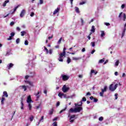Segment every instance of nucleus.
Listing matches in <instances>:
<instances>
[{
  "instance_id": "nucleus-44",
  "label": "nucleus",
  "mask_w": 126,
  "mask_h": 126,
  "mask_svg": "<svg viewBox=\"0 0 126 126\" xmlns=\"http://www.w3.org/2000/svg\"><path fill=\"white\" fill-rule=\"evenodd\" d=\"M21 106H24V104H23V98H21Z\"/></svg>"
},
{
  "instance_id": "nucleus-17",
  "label": "nucleus",
  "mask_w": 126,
  "mask_h": 126,
  "mask_svg": "<svg viewBox=\"0 0 126 126\" xmlns=\"http://www.w3.org/2000/svg\"><path fill=\"white\" fill-rule=\"evenodd\" d=\"M80 104H78V103H75V106L77 107V106H78L79 107L82 106V101H80Z\"/></svg>"
},
{
  "instance_id": "nucleus-56",
  "label": "nucleus",
  "mask_w": 126,
  "mask_h": 126,
  "mask_svg": "<svg viewBox=\"0 0 126 126\" xmlns=\"http://www.w3.org/2000/svg\"><path fill=\"white\" fill-rule=\"evenodd\" d=\"M16 30H17V31H19H19H20V30H21V29L19 27H17L16 28Z\"/></svg>"
},
{
  "instance_id": "nucleus-47",
  "label": "nucleus",
  "mask_w": 126,
  "mask_h": 126,
  "mask_svg": "<svg viewBox=\"0 0 126 126\" xmlns=\"http://www.w3.org/2000/svg\"><path fill=\"white\" fill-rule=\"evenodd\" d=\"M91 45H92V47H95V42H92L91 43Z\"/></svg>"
},
{
  "instance_id": "nucleus-8",
  "label": "nucleus",
  "mask_w": 126,
  "mask_h": 126,
  "mask_svg": "<svg viewBox=\"0 0 126 126\" xmlns=\"http://www.w3.org/2000/svg\"><path fill=\"white\" fill-rule=\"evenodd\" d=\"M25 83H27L28 84H29V85H30V86H32V87L33 86V82H31L29 80H26V81H25Z\"/></svg>"
},
{
  "instance_id": "nucleus-63",
  "label": "nucleus",
  "mask_w": 126,
  "mask_h": 126,
  "mask_svg": "<svg viewBox=\"0 0 126 126\" xmlns=\"http://www.w3.org/2000/svg\"><path fill=\"white\" fill-rule=\"evenodd\" d=\"M10 25L11 26H12V25H14V22H11Z\"/></svg>"
},
{
  "instance_id": "nucleus-41",
  "label": "nucleus",
  "mask_w": 126,
  "mask_h": 126,
  "mask_svg": "<svg viewBox=\"0 0 126 126\" xmlns=\"http://www.w3.org/2000/svg\"><path fill=\"white\" fill-rule=\"evenodd\" d=\"M99 95L101 97H103L104 96V93L101 92L99 93Z\"/></svg>"
},
{
  "instance_id": "nucleus-13",
  "label": "nucleus",
  "mask_w": 126,
  "mask_h": 126,
  "mask_svg": "<svg viewBox=\"0 0 126 126\" xmlns=\"http://www.w3.org/2000/svg\"><path fill=\"white\" fill-rule=\"evenodd\" d=\"M79 60H81V58L80 57H73L72 58V60L73 61H79Z\"/></svg>"
},
{
  "instance_id": "nucleus-62",
  "label": "nucleus",
  "mask_w": 126,
  "mask_h": 126,
  "mask_svg": "<svg viewBox=\"0 0 126 126\" xmlns=\"http://www.w3.org/2000/svg\"><path fill=\"white\" fill-rule=\"evenodd\" d=\"M40 107H41V104H40L38 106H36V110L39 109Z\"/></svg>"
},
{
  "instance_id": "nucleus-40",
  "label": "nucleus",
  "mask_w": 126,
  "mask_h": 126,
  "mask_svg": "<svg viewBox=\"0 0 126 126\" xmlns=\"http://www.w3.org/2000/svg\"><path fill=\"white\" fill-rule=\"evenodd\" d=\"M44 50H46V54H49V50H48V49L47 48V47H46V46H44Z\"/></svg>"
},
{
  "instance_id": "nucleus-15",
  "label": "nucleus",
  "mask_w": 126,
  "mask_h": 126,
  "mask_svg": "<svg viewBox=\"0 0 126 126\" xmlns=\"http://www.w3.org/2000/svg\"><path fill=\"white\" fill-rule=\"evenodd\" d=\"M75 10L77 13H80V11H79L78 7H75Z\"/></svg>"
},
{
  "instance_id": "nucleus-31",
  "label": "nucleus",
  "mask_w": 126,
  "mask_h": 126,
  "mask_svg": "<svg viewBox=\"0 0 126 126\" xmlns=\"http://www.w3.org/2000/svg\"><path fill=\"white\" fill-rule=\"evenodd\" d=\"M5 100V98H4V97H2L1 100V104L2 105H3V101Z\"/></svg>"
},
{
  "instance_id": "nucleus-28",
  "label": "nucleus",
  "mask_w": 126,
  "mask_h": 126,
  "mask_svg": "<svg viewBox=\"0 0 126 126\" xmlns=\"http://www.w3.org/2000/svg\"><path fill=\"white\" fill-rule=\"evenodd\" d=\"M58 61L59 62H63V57L60 56L59 59H58Z\"/></svg>"
},
{
  "instance_id": "nucleus-60",
  "label": "nucleus",
  "mask_w": 126,
  "mask_h": 126,
  "mask_svg": "<svg viewBox=\"0 0 126 126\" xmlns=\"http://www.w3.org/2000/svg\"><path fill=\"white\" fill-rule=\"evenodd\" d=\"M105 25L106 26H110V23H105Z\"/></svg>"
},
{
  "instance_id": "nucleus-19",
  "label": "nucleus",
  "mask_w": 126,
  "mask_h": 126,
  "mask_svg": "<svg viewBox=\"0 0 126 126\" xmlns=\"http://www.w3.org/2000/svg\"><path fill=\"white\" fill-rule=\"evenodd\" d=\"M91 31L93 32L94 33L95 32V26H92V29Z\"/></svg>"
},
{
  "instance_id": "nucleus-39",
  "label": "nucleus",
  "mask_w": 126,
  "mask_h": 126,
  "mask_svg": "<svg viewBox=\"0 0 126 126\" xmlns=\"http://www.w3.org/2000/svg\"><path fill=\"white\" fill-rule=\"evenodd\" d=\"M29 44V43L28 42V40H26L25 41V45H26V46H28V44Z\"/></svg>"
},
{
  "instance_id": "nucleus-30",
  "label": "nucleus",
  "mask_w": 126,
  "mask_h": 126,
  "mask_svg": "<svg viewBox=\"0 0 126 126\" xmlns=\"http://www.w3.org/2000/svg\"><path fill=\"white\" fill-rule=\"evenodd\" d=\"M19 6H20V5H18L16 7H15L14 9L13 12H15V11H16V10L17 9V8H18V7H19Z\"/></svg>"
},
{
  "instance_id": "nucleus-61",
  "label": "nucleus",
  "mask_w": 126,
  "mask_h": 126,
  "mask_svg": "<svg viewBox=\"0 0 126 126\" xmlns=\"http://www.w3.org/2000/svg\"><path fill=\"white\" fill-rule=\"evenodd\" d=\"M86 95H87V96H88V95L90 96V95H91V93H90V92H88L87 93Z\"/></svg>"
},
{
  "instance_id": "nucleus-50",
  "label": "nucleus",
  "mask_w": 126,
  "mask_h": 126,
  "mask_svg": "<svg viewBox=\"0 0 126 126\" xmlns=\"http://www.w3.org/2000/svg\"><path fill=\"white\" fill-rule=\"evenodd\" d=\"M16 42L17 44L19 43V42H20V39L17 38V39H16Z\"/></svg>"
},
{
  "instance_id": "nucleus-43",
  "label": "nucleus",
  "mask_w": 126,
  "mask_h": 126,
  "mask_svg": "<svg viewBox=\"0 0 126 126\" xmlns=\"http://www.w3.org/2000/svg\"><path fill=\"white\" fill-rule=\"evenodd\" d=\"M86 2V1H82L79 3L80 5H82L83 4H85V3Z\"/></svg>"
},
{
  "instance_id": "nucleus-42",
  "label": "nucleus",
  "mask_w": 126,
  "mask_h": 126,
  "mask_svg": "<svg viewBox=\"0 0 126 126\" xmlns=\"http://www.w3.org/2000/svg\"><path fill=\"white\" fill-rule=\"evenodd\" d=\"M25 33H26L25 31H22L21 32V36H24L25 35Z\"/></svg>"
},
{
  "instance_id": "nucleus-54",
  "label": "nucleus",
  "mask_w": 126,
  "mask_h": 126,
  "mask_svg": "<svg viewBox=\"0 0 126 126\" xmlns=\"http://www.w3.org/2000/svg\"><path fill=\"white\" fill-rule=\"evenodd\" d=\"M34 12H32L31 13V14H30V16H31V17H33V16H34Z\"/></svg>"
},
{
  "instance_id": "nucleus-24",
  "label": "nucleus",
  "mask_w": 126,
  "mask_h": 126,
  "mask_svg": "<svg viewBox=\"0 0 126 126\" xmlns=\"http://www.w3.org/2000/svg\"><path fill=\"white\" fill-rule=\"evenodd\" d=\"M67 63H71V59H70V58L69 57L67 58Z\"/></svg>"
},
{
  "instance_id": "nucleus-57",
  "label": "nucleus",
  "mask_w": 126,
  "mask_h": 126,
  "mask_svg": "<svg viewBox=\"0 0 126 126\" xmlns=\"http://www.w3.org/2000/svg\"><path fill=\"white\" fill-rule=\"evenodd\" d=\"M115 100L118 99V94H115Z\"/></svg>"
},
{
  "instance_id": "nucleus-25",
  "label": "nucleus",
  "mask_w": 126,
  "mask_h": 126,
  "mask_svg": "<svg viewBox=\"0 0 126 126\" xmlns=\"http://www.w3.org/2000/svg\"><path fill=\"white\" fill-rule=\"evenodd\" d=\"M66 109H67V106H66L64 109H62L60 112V114H62V113H63V112H64V111H65V110H66Z\"/></svg>"
},
{
  "instance_id": "nucleus-45",
  "label": "nucleus",
  "mask_w": 126,
  "mask_h": 126,
  "mask_svg": "<svg viewBox=\"0 0 126 126\" xmlns=\"http://www.w3.org/2000/svg\"><path fill=\"white\" fill-rule=\"evenodd\" d=\"M53 126H58V124L57 123V122H55L53 123L52 124Z\"/></svg>"
},
{
  "instance_id": "nucleus-37",
  "label": "nucleus",
  "mask_w": 126,
  "mask_h": 126,
  "mask_svg": "<svg viewBox=\"0 0 126 126\" xmlns=\"http://www.w3.org/2000/svg\"><path fill=\"white\" fill-rule=\"evenodd\" d=\"M98 120L100 122H102V121L104 120V118L103 117H100L99 118Z\"/></svg>"
},
{
  "instance_id": "nucleus-20",
  "label": "nucleus",
  "mask_w": 126,
  "mask_h": 126,
  "mask_svg": "<svg viewBox=\"0 0 126 126\" xmlns=\"http://www.w3.org/2000/svg\"><path fill=\"white\" fill-rule=\"evenodd\" d=\"M126 28L125 27L122 33V37H124L125 36V34H126Z\"/></svg>"
},
{
  "instance_id": "nucleus-53",
  "label": "nucleus",
  "mask_w": 126,
  "mask_h": 126,
  "mask_svg": "<svg viewBox=\"0 0 126 126\" xmlns=\"http://www.w3.org/2000/svg\"><path fill=\"white\" fill-rule=\"evenodd\" d=\"M82 101H83V102H85V101H86V97H83L82 98Z\"/></svg>"
},
{
  "instance_id": "nucleus-21",
  "label": "nucleus",
  "mask_w": 126,
  "mask_h": 126,
  "mask_svg": "<svg viewBox=\"0 0 126 126\" xmlns=\"http://www.w3.org/2000/svg\"><path fill=\"white\" fill-rule=\"evenodd\" d=\"M104 62H105V58L100 60L98 62V63H103Z\"/></svg>"
},
{
  "instance_id": "nucleus-26",
  "label": "nucleus",
  "mask_w": 126,
  "mask_h": 126,
  "mask_svg": "<svg viewBox=\"0 0 126 126\" xmlns=\"http://www.w3.org/2000/svg\"><path fill=\"white\" fill-rule=\"evenodd\" d=\"M63 93H59L58 94V96L60 97V98H63Z\"/></svg>"
},
{
  "instance_id": "nucleus-55",
  "label": "nucleus",
  "mask_w": 126,
  "mask_h": 126,
  "mask_svg": "<svg viewBox=\"0 0 126 126\" xmlns=\"http://www.w3.org/2000/svg\"><path fill=\"white\" fill-rule=\"evenodd\" d=\"M54 38V35H52L51 36H49V37H48L49 40H51V39H52V38Z\"/></svg>"
},
{
  "instance_id": "nucleus-18",
  "label": "nucleus",
  "mask_w": 126,
  "mask_h": 126,
  "mask_svg": "<svg viewBox=\"0 0 126 126\" xmlns=\"http://www.w3.org/2000/svg\"><path fill=\"white\" fill-rule=\"evenodd\" d=\"M8 2H9V0H5L4 3H3V6L4 7L5 6H6V3H7Z\"/></svg>"
},
{
  "instance_id": "nucleus-14",
  "label": "nucleus",
  "mask_w": 126,
  "mask_h": 126,
  "mask_svg": "<svg viewBox=\"0 0 126 126\" xmlns=\"http://www.w3.org/2000/svg\"><path fill=\"white\" fill-rule=\"evenodd\" d=\"M107 88V86H104V89H101V92H102L103 93L104 92H106Z\"/></svg>"
},
{
  "instance_id": "nucleus-59",
  "label": "nucleus",
  "mask_w": 126,
  "mask_h": 126,
  "mask_svg": "<svg viewBox=\"0 0 126 126\" xmlns=\"http://www.w3.org/2000/svg\"><path fill=\"white\" fill-rule=\"evenodd\" d=\"M125 6H126V5L124 4H123L121 5V7H122V8L123 9V8H125Z\"/></svg>"
},
{
  "instance_id": "nucleus-51",
  "label": "nucleus",
  "mask_w": 126,
  "mask_h": 126,
  "mask_svg": "<svg viewBox=\"0 0 126 126\" xmlns=\"http://www.w3.org/2000/svg\"><path fill=\"white\" fill-rule=\"evenodd\" d=\"M49 53L50 55H52V54H53V49H50L49 51Z\"/></svg>"
},
{
  "instance_id": "nucleus-34",
  "label": "nucleus",
  "mask_w": 126,
  "mask_h": 126,
  "mask_svg": "<svg viewBox=\"0 0 126 126\" xmlns=\"http://www.w3.org/2000/svg\"><path fill=\"white\" fill-rule=\"evenodd\" d=\"M62 40H63V37H61L58 42V44H61V43H62Z\"/></svg>"
},
{
  "instance_id": "nucleus-6",
  "label": "nucleus",
  "mask_w": 126,
  "mask_h": 126,
  "mask_svg": "<svg viewBox=\"0 0 126 126\" xmlns=\"http://www.w3.org/2000/svg\"><path fill=\"white\" fill-rule=\"evenodd\" d=\"M27 102L29 104L31 103V102H32V98H31V95H29L28 96Z\"/></svg>"
},
{
  "instance_id": "nucleus-52",
  "label": "nucleus",
  "mask_w": 126,
  "mask_h": 126,
  "mask_svg": "<svg viewBox=\"0 0 126 126\" xmlns=\"http://www.w3.org/2000/svg\"><path fill=\"white\" fill-rule=\"evenodd\" d=\"M81 24H82V25H84V21L83 20V19L81 18Z\"/></svg>"
},
{
  "instance_id": "nucleus-2",
  "label": "nucleus",
  "mask_w": 126,
  "mask_h": 126,
  "mask_svg": "<svg viewBox=\"0 0 126 126\" xmlns=\"http://www.w3.org/2000/svg\"><path fill=\"white\" fill-rule=\"evenodd\" d=\"M118 85L119 84H116L114 87V85L113 84H111L109 87L110 91H111V92H114V91H115V90H116V89H117L118 88Z\"/></svg>"
},
{
  "instance_id": "nucleus-48",
  "label": "nucleus",
  "mask_w": 126,
  "mask_h": 126,
  "mask_svg": "<svg viewBox=\"0 0 126 126\" xmlns=\"http://www.w3.org/2000/svg\"><path fill=\"white\" fill-rule=\"evenodd\" d=\"M119 63H120V62L119 61V60H118V61L115 63V65H116L117 66H118V65H119Z\"/></svg>"
},
{
  "instance_id": "nucleus-27",
  "label": "nucleus",
  "mask_w": 126,
  "mask_h": 126,
  "mask_svg": "<svg viewBox=\"0 0 126 126\" xmlns=\"http://www.w3.org/2000/svg\"><path fill=\"white\" fill-rule=\"evenodd\" d=\"M60 56L62 57V58H63V57H65V54L64 53H63V52L60 53Z\"/></svg>"
},
{
  "instance_id": "nucleus-5",
  "label": "nucleus",
  "mask_w": 126,
  "mask_h": 126,
  "mask_svg": "<svg viewBox=\"0 0 126 126\" xmlns=\"http://www.w3.org/2000/svg\"><path fill=\"white\" fill-rule=\"evenodd\" d=\"M26 13V9H23L22 11L21 12V13L20 14V17L22 18L24 17L25 15V14Z\"/></svg>"
},
{
  "instance_id": "nucleus-7",
  "label": "nucleus",
  "mask_w": 126,
  "mask_h": 126,
  "mask_svg": "<svg viewBox=\"0 0 126 126\" xmlns=\"http://www.w3.org/2000/svg\"><path fill=\"white\" fill-rule=\"evenodd\" d=\"M74 118H75V115H73L70 116L69 119L70 123H73V122H74V120L72 119H74Z\"/></svg>"
},
{
  "instance_id": "nucleus-23",
  "label": "nucleus",
  "mask_w": 126,
  "mask_h": 126,
  "mask_svg": "<svg viewBox=\"0 0 126 126\" xmlns=\"http://www.w3.org/2000/svg\"><path fill=\"white\" fill-rule=\"evenodd\" d=\"M30 122H33L34 120V116L33 115H31V117L29 118Z\"/></svg>"
},
{
  "instance_id": "nucleus-3",
  "label": "nucleus",
  "mask_w": 126,
  "mask_h": 126,
  "mask_svg": "<svg viewBox=\"0 0 126 126\" xmlns=\"http://www.w3.org/2000/svg\"><path fill=\"white\" fill-rule=\"evenodd\" d=\"M61 77L62 78L63 81H66V80H68V79H69V76H67L66 75L62 74L61 75Z\"/></svg>"
},
{
  "instance_id": "nucleus-4",
  "label": "nucleus",
  "mask_w": 126,
  "mask_h": 126,
  "mask_svg": "<svg viewBox=\"0 0 126 126\" xmlns=\"http://www.w3.org/2000/svg\"><path fill=\"white\" fill-rule=\"evenodd\" d=\"M69 90V88L66 87V85H64L62 88V91H63V93H65L67 92V91Z\"/></svg>"
},
{
  "instance_id": "nucleus-35",
  "label": "nucleus",
  "mask_w": 126,
  "mask_h": 126,
  "mask_svg": "<svg viewBox=\"0 0 126 126\" xmlns=\"http://www.w3.org/2000/svg\"><path fill=\"white\" fill-rule=\"evenodd\" d=\"M97 72H95V70H93V69H92L91 70V73H94L95 75V74H97Z\"/></svg>"
},
{
  "instance_id": "nucleus-58",
  "label": "nucleus",
  "mask_w": 126,
  "mask_h": 126,
  "mask_svg": "<svg viewBox=\"0 0 126 126\" xmlns=\"http://www.w3.org/2000/svg\"><path fill=\"white\" fill-rule=\"evenodd\" d=\"M60 101L57 102L56 104V107H59V106H60Z\"/></svg>"
},
{
  "instance_id": "nucleus-16",
  "label": "nucleus",
  "mask_w": 126,
  "mask_h": 126,
  "mask_svg": "<svg viewBox=\"0 0 126 126\" xmlns=\"http://www.w3.org/2000/svg\"><path fill=\"white\" fill-rule=\"evenodd\" d=\"M14 64L12 63H10L8 65H7L8 69H9L10 68H11L12 66H13Z\"/></svg>"
},
{
  "instance_id": "nucleus-1",
  "label": "nucleus",
  "mask_w": 126,
  "mask_h": 126,
  "mask_svg": "<svg viewBox=\"0 0 126 126\" xmlns=\"http://www.w3.org/2000/svg\"><path fill=\"white\" fill-rule=\"evenodd\" d=\"M82 110H83L82 107H76L74 109L71 108L68 110V117L70 116L71 113H80Z\"/></svg>"
},
{
  "instance_id": "nucleus-46",
  "label": "nucleus",
  "mask_w": 126,
  "mask_h": 126,
  "mask_svg": "<svg viewBox=\"0 0 126 126\" xmlns=\"http://www.w3.org/2000/svg\"><path fill=\"white\" fill-rule=\"evenodd\" d=\"M92 34V32H90L89 35L88 36V38L89 40H90L91 39V37H90V36H91Z\"/></svg>"
},
{
  "instance_id": "nucleus-10",
  "label": "nucleus",
  "mask_w": 126,
  "mask_h": 126,
  "mask_svg": "<svg viewBox=\"0 0 126 126\" xmlns=\"http://www.w3.org/2000/svg\"><path fill=\"white\" fill-rule=\"evenodd\" d=\"M2 97H6V98H7V97H8V94H7V92L6 91H4L3 92V95L2 96Z\"/></svg>"
},
{
  "instance_id": "nucleus-33",
  "label": "nucleus",
  "mask_w": 126,
  "mask_h": 126,
  "mask_svg": "<svg viewBox=\"0 0 126 126\" xmlns=\"http://www.w3.org/2000/svg\"><path fill=\"white\" fill-rule=\"evenodd\" d=\"M123 21H126V15L125 13H123Z\"/></svg>"
},
{
  "instance_id": "nucleus-9",
  "label": "nucleus",
  "mask_w": 126,
  "mask_h": 126,
  "mask_svg": "<svg viewBox=\"0 0 126 126\" xmlns=\"http://www.w3.org/2000/svg\"><path fill=\"white\" fill-rule=\"evenodd\" d=\"M90 100H93L94 99V103H97V102H98V99L96 98H94V97H93V96H92L90 97Z\"/></svg>"
},
{
  "instance_id": "nucleus-29",
  "label": "nucleus",
  "mask_w": 126,
  "mask_h": 126,
  "mask_svg": "<svg viewBox=\"0 0 126 126\" xmlns=\"http://www.w3.org/2000/svg\"><path fill=\"white\" fill-rule=\"evenodd\" d=\"M53 113H54V109L52 108L50 111H49V114L53 115Z\"/></svg>"
},
{
  "instance_id": "nucleus-12",
  "label": "nucleus",
  "mask_w": 126,
  "mask_h": 126,
  "mask_svg": "<svg viewBox=\"0 0 126 126\" xmlns=\"http://www.w3.org/2000/svg\"><path fill=\"white\" fill-rule=\"evenodd\" d=\"M34 76H35V73H33L32 75H31V76L29 75H26L25 77V79H26V80H27V79H28L29 77H34Z\"/></svg>"
},
{
  "instance_id": "nucleus-36",
  "label": "nucleus",
  "mask_w": 126,
  "mask_h": 126,
  "mask_svg": "<svg viewBox=\"0 0 126 126\" xmlns=\"http://www.w3.org/2000/svg\"><path fill=\"white\" fill-rule=\"evenodd\" d=\"M43 120H44V116H42L41 119L39 120V124L41 123V122H43Z\"/></svg>"
},
{
  "instance_id": "nucleus-64",
  "label": "nucleus",
  "mask_w": 126,
  "mask_h": 126,
  "mask_svg": "<svg viewBox=\"0 0 126 126\" xmlns=\"http://www.w3.org/2000/svg\"><path fill=\"white\" fill-rule=\"evenodd\" d=\"M47 90H44V92H43V93L44 94H45L46 95H47Z\"/></svg>"
},
{
  "instance_id": "nucleus-32",
  "label": "nucleus",
  "mask_w": 126,
  "mask_h": 126,
  "mask_svg": "<svg viewBox=\"0 0 126 126\" xmlns=\"http://www.w3.org/2000/svg\"><path fill=\"white\" fill-rule=\"evenodd\" d=\"M21 87H22V88L24 90V91H26V90H27V88L26 87V86H22Z\"/></svg>"
},
{
  "instance_id": "nucleus-11",
  "label": "nucleus",
  "mask_w": 126,
  "mask_h": 126,
  "mask_svg": "<svg viewBox=\"0 0 126 126\" xmlns=\"http://www.w3.org/2000/svg\"><path fill=\"white\" fill-rule=\"evenodd\" d=\"M60 11V8L58 7L55 10V11L53 12L54 15H55V14H57L58 12H59Z\"/></svg>"
},
{
  "instance_id": "nucleus-49",
  "label": "nucleus",
  "mask_w": 126,
  "mask_h": 126,
  "mask_svg": "<svg viewBox=\"0 0 126 126\" xmlns=\"http://www.w3.org/2000/svg\"><path fill=\"white\" fill-rule=\"evenodd\" d=\"M10 35H11V37H14V35H15V33H14V32H11V33H10Z\"/></svg>"
},
{
  "instance_id": "nucleus-22",
  "label": "nucleus",
  "mask_w": 126,
  "mask_h": 126,
  "mask_svg": "<svg viewBox=\"0 0 126 126\" xmlns=\"http://www.w3.org/2000/svg\"><path fill=\"white\" fill-rule=\"evenodd\" d=\"M101 33L100 34V37H101V38L102 37H104V36H105V32H104V31H101Z\"/></svg>"
},
{
  "instance_id": "nucleus-38",
  "label": "nucleus",
  "mask_w": 126,
  "mask_h": 126,
  "mask_svg": "<svg viewBox=\"0 0 126 126\" xmlns=\"http://www.w3.org/2000/svg\"><path fill=\"white\" fill-rule=\"evenodd\" d=\"M28 107L29 108V110H31L32 109V105H31V103H29Z\"/></svg>"
}]
</instances>
